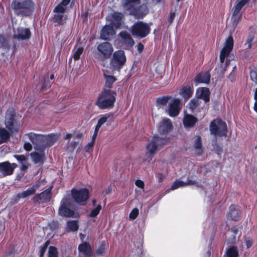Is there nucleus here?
I'll list each match as a JSON object with an SVG mask.
<instances>
[{
  "label": "nucleus",
  "mask_w": 257,
  "mask_h": 257,
  "mask_svg": "<svg viewBox=\"0 0 257 257\" xmlns=\"http://www.w3.org/2000/svg\"><path fill=\"white\" fill-rule=\"evenodd\" d=\"M97 49L100 54L105 59H108L113 51L112 46L109 42H103L99 44Z\"/></svg>",
  "instance_id": "nucleus-11"
},
{
  "label": "nucleus",
  "mask_w": 257,
  "mask_h": 257,
  "mask_svg": "<svg viewBox=\"0 0 257 257\" xmlns=\"http://www.w3.org/2000/svg\"><path fill=\"white\" fill-rule=\"evenodd\" d=\"M15 158L20 162H23V161H25L26 160V157L25 156L21 155H14Z\"/></svg>",
  "instance_id": "nucleus-55"
},
{
  "label": "nucleus",
  "mask_w": 257,
  "mask_h": 257,
  "mask_svg": "<svg viewBox=\"0 0 257 257\" xmlns=\"http://www.w3.org/2000/svg\"><path fill=\"white\" fill-rule=\"evenodd\" d=\"M210 130L215 136H225L227 132L226 124L220 119H216L211 122Z\"/></svg>",
  "instance_id": "nucleus-7"
},
{
  "label": "nucleus",
  "mask_w": 257,
  "mask_h": 257,
  "mask_svg": "<svg viewBox=\"0 0 257 257\" xmlns=\"http://www.w3.org/2000/svg\"><path fill=\"white\" fill-rule=\"evenodd\" d=\"M150 31L149 26L142 21L135 23L131 28V32L134 36L141 38L147 36L149 34Z\"/></svg>",
  "instance_id": "nucleus-5"
},
{
  "label": "nucleus",
  "mask_w": 257,
  "mask_h": 257,
  "mask_svg": "<svg viewBox=\"0 0 257 257\" xmlns=\"http://www.w3.org/2000/svg\"><path fill=\"white\" fill-rule=\"evenodd\" d=\"M139 214V209L138 208L134 209L130 214V218L132 219H135Z\"/></svg>",
  "instance_id": "nucleus-50"
},
{
  "label": "nucleus",
  "mask_w": 257,
  "mask_h": 257,
  "mask_svg": "<svg viewBox=\"0 0 257 257\" xmlns=\"http://www.w3.org/2000/svg\"><path fill=\"white\" fill-rule=\"evenodd\" d=\"M51 190L52 187H49L41 193L34 197L33 198V200L39 203L49 201L51 198Z\"/></svg>",
  "instance_id": "nucleus-16"
},
{
  "label": "nucleus",
  "mask_w": 257,
  "mask_h": 257,
  "mask_svg": "<svg viewBox=\"0 0 257 257\" xmlns=\"http://www.w3.org/2000/svg\"><path fill=\"white\" fill-rule=\"evenodd\" d=\"M58 139V136L57 135L51 134L44 136L43 144L46 142L48 146H52Z\"/></svg>",
  "instance_id": "nucleus-33"
},
{
  "label": "nucleus",
  "mask_w": 257,
  "mask_h": 257,
  "mask_svg": "<svg viewBox=\"0 0 257 257\" xmlns=\"http://www.w3.org/2000/svg\"><path fill=\"white\" fill-rule=\"evenodd\" d=\"M250 78L255 84L257 83V73L254 70L250 71Z\"/></svg>",
  "instance_id": "nucleus-52"
},
{
  "label": "nucleus",
  "mask_w": 257,
  "mask_h": 257,
  "mask_svg": "<svg viewBox=\"0 0 257 257\" xmlns=\"http://www.w3.org/2000/svg\"><path fill=\"white\" fill-rule=\"evenodd\" d=\"M24 149L28 151L31 150L32 148V145L29 143H25L24 145Z\"/></svg>",
  "instance_id": "nucleus-57"
},
{
  "label": "nucleus",
  "mask_w": 257,
  "mask_h": 257,
  "mask_svg": "<svg viewBox=\"0 0 257 257\" xmlns=\"http://www.w3.org/2000/svg\"><path fill=\"white\" fill-rule=\"evenodd\" d=\"M135 184L138 187L144 189V183L143 181L140 180H137L136 181Z\"/></svg>",
  "instance_id": "nucleus-54"
},
{
  "label": "nucleus",
  "mask_w": 257,
  "mask_h": 257,
  "mask_svg": "<svg viewBox=\"0 0 257 257\" xmlns=\"http://www.w3.org/2000/svg\"><path fill=\"white\" fill-rule=\"evenodd\" d=\"M194 182L191 180H187V181L184 182L180 180H176L171 186V189L174 190L179 187H183L188 185H193Z\"/></svg>",
  "instance_id": "nucleus-27"
},
{
  "label": "nucleus",
  "mask_w": 257,
  "mask_h": 257,
  "mask_svg": "<svg viewBox=\"0 0 257 257\" xmlns=\"http://www.w3.org/2000/svg\"><path fill=\"white\" fill-rule=\"evenodd\" d=\"M10 47L7 39L4 36L0 35V48L9 50Z\"/></svg>",
  "instance_id": "nucleus-41"
},
{
  "label": "nucleus",
  "mask_w": 257,
  "mask_h": 257,
  "mask_svg": "<svg viewBox=\"0 0 257 257\" xmlns=\"http://www.w3.org/2000/svg\"><path fill=\"white\" fill-rule=\"evenodd\" d=\"M254 97L255 99V102L254 103V110L257 112V88H255L254 90Z\"/></svg>",
  "instance_id": "nucleus-53"
},
{
  "label": "nucleus",
  "mask_w": 257,
  "mask_h": 257,
  "mask_svg": "<svg viewBox=\"0 0 257 257\" xmlns=\"http://www.w3.org/2000/svg\"><path fill=\"white\" fill-rule=\"evenodd\" d=\"M242 17V13L232 11L231 17V22L233 27L234 28L241 20Z\"/></svg>",
  "instance_id": "nucleus-32"
},
{
  "label": "nucleus",
  "mask_w": 257,
  "mask_h": 257,
  "mask_svg": "<svg viewBox=\"0 0 257 257\" xmlns=\"http://www.w3.org/2000/svg\"><path fill=\"white\" fill-rule=\"evenodd\" d=\"M78 250L80 253L86 256H89L92 253L91 247L86 242L80 244L78 246Z\"/></svg>",
  "instance_id": "nucleus-26"
},
{
  "label": "nucleus",
  "mask_w": 257,
  "mask_h": 257,
  "mask_svg": "<svg viewBox=\"0 0 257 257\" xmlns=\"http://www.w3.org/2000/svg\"><path fill=\"white\" fill-rule=\"evenodd\" d=\"M104 76L106 79L104 88L109 89L112 87V84L115 81L116 78L112 76L106 75L105 73H104Z\"/></svg>",
  "instance_id": "nucleus-36"
},
{
  "label": "nucleus",
  "mask_w": 257,
  "mask_h": 257,
  "mask_svg": "<svg viewBox=\"0 0 257 257\" xmlns=\"http://www.w3.org/2000/svg\"><path fill=\"white\" fill-rule=\"evenodd\" d=\"M105 250V243L103 242L96 250V253L98 255H103Z\"/></svg>",
  "instance_id": "nucleus-47"
},
{
  "label": "nucleus",
  "mask_w": 257,
  "mask_h": 257,
  "mask_svg": "<svg viewBox=\"0 0 257 257\" xmlns=\"http://www.w3.org/2000/svg\"><path fill=\"white\" fill-rule=\"evenodd\" d=\"M109 118V115L106 114L102 115L99 119L96 127L100 128V127Z\"/></svg>",
  "instance_id": "nucleus-43"
},
{
  "label": "nucleus",
  "mask_w": 257,
  "mask_h": 257,
  "mask_svg": "<svg viewBox=\"0 0 257 257\" xmlns=\"http://www.w3.org/2000/svg\"><path fill=\"white\" fill-rule=\"evenodd\" d=\"M77 143L76 141H72L69 145V148H71V150H73L77 145Z\"/></svg>",
  "instance_id": "nucleus-58"
},
{
  "label": "nucleus",
  "mask_w": 257,
  "mask_h": 257,
  "mask_svg": "<svg viewBox=\"0 0 257 257\" xmlns=\"http://www.w3.org/2000/svg\"><path fill=\"white\" fill-rule=\"evenodd\" d=\"M210 80V75L208 72L201 73L198 74L195 78L196 85L199 83H209Z\"/></svg>",
  "instance_id": "nucleus-24"
},
{
  "label": "nucleus",
  "mask_w": 257,
  "mask_h": 257,
  "mask_svg": "<svg viewBox=\"0 0 257 257\" xmlns=\"http://www.w3.org/2000/svg\"><path fill=\"white\" fill-rule=\"evenodd\" d=\"M175 17V13L174 12H172L170 14L169 18V21H170V23H171L173 21L174 18Z\"/></svg>",
  "instance_id": "nucleus-59"
},
{
  "label": "nucleus",
  "mask_w": 257,
  "mask_h": 257,
  "mask_svg": "<svg viewBox=\"0 0 257 257\" xmlns=\"http://www.w3.org/2000/svg\"><path fill=\"white\" fill-rule=\"evenodd\" d=\"M170 98V97L168 96L159 97L157 99V102L160 104H166Z\"/></svg>",
  "instance_id": "nucleus-48"
},
{
  "label": "nucleus",
  "mask_w": 257,
  "mask_h": 257,
  "mask_svg": "<svg viewBox=\"0 0 257 257\" xmlns=\"http://www.w3.org/2000/svg\"><path fill=\"white\" fill-rule=\"evenodd\" d=\"M99 130V128L95 127L94 132L93 135L92 136V141H94V140L97 135Z\"/></svg>",
  "instance_id": "nucleus-60"
},
{
  "label": "nucleus",
  "mask_w": 257,
  "mask_h": 257,
  "mask_svg": "<svg viewBox=\"0 0 257 257\" xmlns=\"http://www.w3.org/2000/svg\"><path fill=\"white\" fill-rule=\"evenodd\" d=\"M226 256L225 257H238V253L237 249L234 246H232L226 250Z\"/></svg>",
  "instance_id": "nucleus-39"
},
{
  "label": "nucleus",
  "mask_w": 257,
  "mask_h": 257,
  "mask_svg": "<svg viewBox=\"0 0 257 257\" xmlns=\"http://www.w3.org/2000/svg\"><path fill=\"white\" fill-rule=\"evenodd\" d=\"M49 257H58V251L56 247L50 246L48 251Z\"/></svg>",
  "instance_id": "nucleus-44"
},
{
  "label": "nucleus",
  "mask_w": 257,
  "mask_h": 257,
  "mask_svg": "<svg viewBox=\"0 0 257 257\" xmlns=\"http://www.w3.org/2000/svg\"><path fill=\"white\" fill-rule=\"evenodd\" d=\"M126 61L124 52L121 50L115 51L110 61V68L112 71H119Z\"/></svg>",
  "instance_id": "nucleus-4"
},
{
  "label": "nucleus",
  "mask_w": 257,
  "mask_h": 257,
  "mask_svg": "<svg viewBox=\"0 0 257 257\" xmlns=\"http://www.w3.org/2000/svg\"><path fill=\"white\" fill-rule=\"evenodd\" d=\"M67 228L69 230L75 231L78 229V225L75 221H69L67 223Z\"/></svg>",
  "instance_id": "nucleus-42"
},
{
  "label": "nucleus",
  "mask_w": 257,
  "mask_h": 257,
  "mask_svg": "<svg viewBox=\"0 0 257 257\" xmlns=\"http://www.w3.org/2000/svg\"><path fill=\"white\" fill-rule=\"evenodd\" d=\"M31 36L30 30L28 28L20 27L14 32V38L21 40H28Z\"/></svg>",
  "instance_id": "nucleus-14"
},
{
  "label": "nucleus",
  "mask_w": 257,
  "mask_h": 257,
  "mask_svg": "<svg viewBox=\"0 0 257 257\" xmlns=\"http://www.w3.org/2000/svg\"><path fill=\"white\" fill-rule=\"evenodd\" d=\"M74 135L72 134H67L65 137H64V139L65 140H68L71 139L72 137H73Z\"/></svg>",
  "instance_id": "nucleus-64"
},
{
  "label": "nucleus",
  "mask_w": 257,
  "mask_h": 257,
  "mask_svg": "<svg viewBox=\"0 0 257 257\" xmlns=\"http://www.w3.org/2000/svg\"><path fill=\"white\" fill-rule=\"evenodd\" d=\"M233 46V40L231 35H230L226 39L224 47L220 52V63L216 68L218 73L222 74L225 71L227 66V61L224 62L225 58L229 55L232 50Z\"/></svg>",
  "instance_id": "nucleus-3"
},
{
  "label": "nucleus",
  "mask_w": 257,
  "mask_h": 257,
  "mask_svg": "<svg viewBox=\"0 0 257 257\" xmlns=\"http://www.w3.org/2000/svg\"><path fill=\"white\" fill-rule=\"evenodd\" d=\"M46 183L45 180H42L36 182L35 184L31 185L26 190L24 191L17 195V198L18 199H24L34 194L39 188L44 186Z\"/></svg>",
  "instance_id": "nucleus-10"
},
{
  "label": "nucleus",
  "mask_w": 257,
  "mask_h": 257,
  "mask_svg": "<svg viewBox=\"0 0 257 257\" xmlns=\"http://www.w3.org/2000/svg\"><path fill=\"white\" fill-rule=\"evenodd\" d=\"M101 209V206L100 205H98L96 207H95L94 209H93L91 213H90V216L92 217H95L96 216L99 212L100 210Z\"/></svg>",
  "instance_id": "nucleus-49"
},
{
  "label": "nucleus",
  "mask_w": 257,
  "mask_h": 257,
  "mask_svg": "<svg viewBox=\"0 0 257 257\" xmlns=\"http://www.w3.org/2000/svg\"><path fill=\"white\" fill-rule=\"evenodd\" d=\"M50 86V83H46V82H45L42 85V90L44 91L46 90L47 87H49Z\"/></svg>",
  "instance_id": "nucleus-62"
},
{
  "label": "nucleus",
  "mask_w": 257,
  "mask_h": 257,
  "mask_svg": "<svg viewBox=\"0 0 257 257\" xmlns=\"http://www.w3.org/2000/svg\"><path fill=\"white\" fill-rule=\"evenodd\" d=\"M197 119L191 114H186L183 119V123L185 127H192L194 125Z\"/></svg>",
  "instance_id": "nucleus-28"
},
{
  "label": "nucleus",
  "mask_w": 257,
  "mask_h": 257,
  "mask_svg": "<svg viewBox=\"0 0 257 257\" xmlns=\"http://www.w3.org/2000/svg\"><path fill=\"white\" fill-rule=\"evenodd\" d=\"M141 0H123V6L127 10L135 7Z\"/></svg>",
  "instance_id": "nucleus-37"
},
{
  "label": "nucleus",
  "mask_w": 257,
  "mask_h": 257,
  "mask_svg": "<svg viewBox=\"0 0 257 257\" xmlns=\"http://www.w3.org/2000/svg\"><path fill=\"white\" fill-rule=\"evenodd\" d=\"M201 101L200 99L198 98L192 99L190 102L188 104V107L191 111H193L195 109H196L198 106H199Z\"/></svg>",
  "instance_id": "nucleus-40"
},
{
  "label": "nucleus",
  "mask_w": 257,
  "mask_h": 257,
  "mask_svg": "<svg viewBox=\"0 0 257 257\" xmlns=\"http://www.w3.org/2000/svg\"><path fill=\"white\" fill-rule=\"evenodd\" d=\"M123 15L122 13L115 12L113 13L112 17L113 19V24L116 28H118L121 26V20H122Z\"/></svg>",
  "instance_id": "nucleus-31"
},
{
  "label": "nucleus",
  "mask_w": 257,
  "mask_h": 257,
  "mask_svg": "<svg viewBox=\"0 0 257 257\" xmlns=\"http://www.w3.org/2000/svg\"><path fill=\"white\" fill-rule=\"evenodd\" d=\"M83 51L82 47H79L74 53L73 57L75 60H78Z\"/></svg>",
  "instance_id": "nucleus-45"
},
{
  "label": "nucleus",
  "mask_w": 257,
  "mask_h": 257,
  "mask_svg": "<svg viewBox=\"0 0 257 257\" xmlns=\"http://www.w3.org/2000/svg\"><path fill=\"white\" fill-rule=\"evenodd\" d=\"M17 167L15 163L11 164L9 162L0 163V172L4 176L10 175L13 174L14 169Z\"/></svg>",
  "instance_id": "nucleus-15"
},
{
  "label": "nucleus",
  "mask_w": 257,
  "mask_h": 257,
  "mask_svg": "<svg viewBox=\"0 0 257 257\" xmlns=\"http://www.w3.org/2000/svg\"><path fill=\"white\" fill-rule=\"evenodd\" d=\"M15 111L13 108H11L8 109L5 120V125L7 128L10 131H12L13 125Z\"/></svg>",
  "instance_id": "nucleus-22"
},
{
  "label": "nucleus",
  "mask_w": 257,
  "mask_h": 257,
  "mask_svg": "<svg viewBox=\"0 0 257 257\" xmlns=\"http://www.w3.org/2000/svg\"><path fill=\"white\" fill-rule=\"evenodd\" d=\"M9 138V133L6 129L0 128V144L6 142Z\"/></svg>",
  "instance_id": "nucleus-38"
},
{
  "label": "nucleus",
  "mask_w": 257,
  "mask_h": 257,
  "mask_svg": "<svg viewBox=\"0 0 257 257\" xmlns=\"http://www.w3.org/2000/svg\"><path fill=\"white\" fill-rule=\"evenodd\" d=\"M168 141V139L166 137L161 138L159 136H154L152 140L146 146V160L150 162L157 152L167 144Z\"/></svg>",
  "instance_id": "nucleus-2"
},
{
  "label": "nucleus",
  "mask_w": 257,
  "mask_h": 257,
  "mask_svg": "<svg viewBox=\"0 0 257 257\" xmlns=\"http://www.w3.org/2000/svg\"><path fill=\"white\" fill-rule=\"evenodd\" d=\"M27 136L33 145L36 146L35 147H37V148H43V136L37 135L33 133H29L27 134Z\"/></svg>",
  "instance_id": "nucleus-17"
},
{
  "label": "nucleus",
  "mask_w": 257,
  "mask_h": 257,
  "mask_svg": "<svg viewBox=\"0 0 257 257\" xmlns=\"http://www.w3.org/2000/svg\"><path fill=\"white\" fill-rule=\"evenodd\" d=\"M182 108L180 101L179 99H174L169 103L167 110L168 114L171 117L178 115Z\"/></svg>",
  "instance_id": "nucleus-12"
},
{
  "label": "nucleus",
  "mask_w": 257,
  "mask_h": 257,
  "mask_svg": "<svg viewBox=\"0 0 257 257\" xmlns=\"http://www.w3.org/2000/svg\"><path fill=\"white\" fill-rule=\"evenodd\" d=\"M253 39L254 36L252 35H249L248 36L246 43L244 44L246 49H249L251 48Z\"/></svg>",
  "instance_id": "nucleus-46"
},
{
  "label": "nucleus",
  "mask_w": 257,
  "mask_h": 257,
  "mask_svg": "<svg viewBox=\"0 0 257 257\" xmlns=\"http://www.w3.org/2000/svg\"><path fill=\"white\" fill-rule=\"evenodd\" d=\"M249 2V0H237L235 5L232 9V11L237 12H241V10L242 8L248 4Z\"/></svg>",
  "instance_id": "nucleus-34"
},
{
  "label": "nucleus",
  "mask_w": 257,
  "mask_h": 257,
  "mask_svg": "<svg viewBox=\"0 0 257 257\" xmlns=\"http://www.w3.org/2000/svg\"><path fill=\"white\" fill-rule=\"evenodd\" d=\"M197 98L202 99L205 103L209 100L210 91L206 87H200L197 89L196 93Z\"/></svg>",
  "instance_id": "nucleus-23"
},
{
  "label": "nucleus",
  "mask_w": 257,
  "mask_h": 257,
  "mask_svg": "<svg viewBox=\"0 0 257 257\" xmlns=\"http://www.w3.org/2000/svg\"><path fill=\"white\" fill-rule=\"evenodd\" d=\"M240 211L237 206L232 205L229 208L227 213V218L228 220L234 221L238 220L240 217Z\"/></svg>",
  "instance_id": "nucleus-18"
},
{
  "label": "nucleus",
  "mask_w": 257,
  "mask_h": 257,
  "mask_svg": "<svg viewBox=\"0 0 257 257\" xmlns=\"http://www.w3.org/2000/svg\"><path fill=\"white\" fill-rule=\"evenodd\" d=\"M193 92V88L189 85L182 87L179 91L180 94L184 98L187 99L190 98L192 96Z\"/></svg>",
  "instance_id": "nucleus-30"
},
{
  "label": "nucleus",
  "mask_w": 257,
  "mask_h": 257,
  "mask_svg": "<svg viewBox=\"0 0 257 257\" xmlns=\"http://www.w3.org/2000/svg\"><path fill=\"white\" fill-rule=\"evenodd\" d=\"M115 91L104 88L99 94L96 104L101 109L112 107L115 101Z\"/></svg>",
  "instance_id": "nucleus-1"
},
{
  "label": "nucleus",
  "mask_w": 257,
  "mask_h": 257,
  "mask_svg": "<svg viewBox=\"0 0 257 257\" xmlns=\"http://www.w3.org/2000/svg\"><path fill=\"white\" fill-rule=\"evenodd\" d=\"M36 151L38 152H34L31 154L32 158L34 162L36 164L41 163L45 159V154L43 151V148H37L35 147Z\"/></svg>",
  "instance_id": "nucleus-21"
},
{
  "label": "nucleus",
  "mask_w": 257,
  "mask_h": 257,
  "mask_svg": "<svg viewBox=\"0 0 257 257\" xmlns=\"http://www.w3.org/2000/svg\"><path fill=\"white\" fill-rule=\"evenodd\" d=\"M129 11L132 15L138 19H141L148 14V8L147 5L143 4L136 8L135 6Z\"/></svg>",
  "instance_id": "nucleus-13"
},
{
  "label": "nucleus",
  "mask_w": 257,
  "mask_h": 257,
  "mask_svg": "<svg viewBox=\"0 0 257 257\" xmlns=\"http://www.w3.org/2000/svg\"><path fill=\"white\" fill-rule=\"evenodd\" d=\"M71 195L75 202L81 205L85 204L86 201L89 198L88 191L86 189L77 190L73 188L71 190Z\"/></svg>",
  "instance_id": "nucleus-9"
},
{
  "label": "nucleus",
  "mask_w": 257,
  "mask_h": 257,
  "mask_svg": "<svg viewBox=\"0 0 257 257\" xmlns=\"http://www.w3.org/2000/svg\"><path fill=\"white\" fill-rule=\"evenodd\" d=\"M194 148L195 149V153L197 155H199L202 152L201 138L197 137L194 143Z\"/></svg>",
  "instance_id": "nucleus-35"
},
{
  "label": "nucleus",
  "mask_w": 257,
  "mask_h": 257,
  "mask_svg": "<svg viewBox=\"0 0 257 257\" xmlns=\"http://www.w3.org/2000/svg\"><path fill=\"white\" fill-rule=\"evenodd\" d=\"M245 243L247 248L250 247L252 245V241L249 240H246Z\"/></svg>",
  "instance_id": "nucleus-63"
},
{
  "label": "nucleus",
  "mask_w": 257,
  "mask_h": 257,
  "mask_svg": "<svg viewBox=\"0 0 257 257\" xmlns=\"http://www.w3.org/2000/svg\"><path fill=\"white\" fill-rule=\"evenodd\" d=\"M72 203V200L69 196L64 197L61 201V205L59 208V214L65 217L72 216L74 212L70 209Z\"/></svg>",
  "instance_id": "nucleus-8"
},
{
  "label": "nucleus",
  "mask_w": 257,
  "mask_h": 257,
  "mask_svg": "<svg viewBox=\"0 0 257 257\" xmlns=\"http://www.w3.org/2000/svg\"><path fill=\"white\" fill-rule=\"evenodd\" d=\"M115 34L113 26L111 25L105 26L101 30L100 38L103 40H109Z\"/></svg>",
  "instance_id": "nucleus-19"
},
{
  "label": "nucleus",
  "mask_w": 257,
  "mask_h": 257,
  "mask_svg": "<svg viewBox=\"0 0 257 257\" xmlns=\"http://www.w3.org/2000/svg\"><path fill=\"white\" fill-rule=\"evenodd\" d=\"M172 127V125L170 120L168 118H165L160 122L158 131L161 134H166L171 130Z\"/></svg>",
  "instance_id": "nucleus-20"
},
{
  "label": "nucleus",
  "mask_w": 257,
  "mask_h": 257,
  "mask_svg": "<svg viewBox=\"0 0 257 257\" xmlns=\"http://www.w3.org/2000/svg\"><path fill=\"white\" fill-rule=\"evenodd\" d=\"M137 49L140 53L142 52L144 49V45L141 43L138 44L137 45Z\"/></svg>",
  "instance_id": "nucleus-61"
},
{
  "label": "nucleus",
  "mask_w": 257,
  "mask_h": 257,
  "mask_svg": "<svg viewBox=\"0 0 257 257\" xmlns=\"http://www.w3.org/2000/svg\"><path fill=\"white\" fill-rule=\"evenodd\" d=\"M32 5L31 0H25L23 2H15L14 4V8L16 10L28 9Z\"/></svg>",
  "instance_id": "nucleus-29"
},
{
  "label": "nucleus",
  "mask_w": 257,
  "mask_h": 257,
  "mask_svg": "<svg viewBox=\"0 0 257 257\" xmlns=\"http://www.w3.org/2000/svg\"><path fill=\"white\" fill-rule=\"evenodd\" d=\"M119 36L121 38L122 43L125 44L127 47L134 45V41L130 34L127 32H121L119 34Z\"/></svg>",
  "instance_id": "nucleus-25"
},
{
  "label": "nucleus",
  "mask_w": 257,
  "mask_h": 257,
  "mask_svg": "<svg viewBox=\"0 0 257 257\" xmlns=\"http://www.w3.org/2000/svg\"><path fill=\"white\" fill-rule=\"evenodd\" d=\"M49 242L47 241L43 246H41L40 249V256L42 257L46 250V248L49 244Z\"/></svg>",
  "instance_id": "nucleus-51"
},
{
  "label": "nucleus",
  "mask_w": 257,
  "mask_h": 257,
  "mask_svg": "<svg viewBox=\"0 0 257 257\" xmlns=\"http://www.w3.org/2000/svg\"><path fill=\"white\" fill-rule=\"evenodd\" d=\"M70 0H63L60 4L55 8L53 10L54 13L53 21L58 25L63 24L64 13L67 6L69 4Z\"/></svg>",
  "instance_id": "nucleus-6"
},
{
  "label": "nucleus",
  "mask_w": 257,
  "mask_h": 257,
  "mask_svg": "<svg viewBox=\"0 0 257 257\" xmlns=\"http://www.w3.org/2000/svg\"><path fill=\"white\" fill-rule=\"evenodd\" d=\"M50 228L52 231L55 230L58 227V223L56 222H52L49 225Z\"/></svg>",
  "instance_id": "nucleus-56"
}]
</instances>
